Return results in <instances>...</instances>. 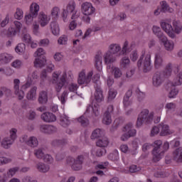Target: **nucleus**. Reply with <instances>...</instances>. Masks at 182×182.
Returning <instances> with one entry per match:
<instances>
[{"label":"nucleus","mask_w":182,"mask_h":182,"mask_svg":"<svg viewBox=\"0 0 182 182\" xmlns=\"http://www.w3.org/2000/svg\"><path fill=\"white\" fill-rule=\"evenodd\" d=\"M164 66V59L163 58V55L160 53H156L154 55V68L156 70L159 69H161Z\"/></svg>","instance_id":"nucleus-8"},{"label":"nucleus","mask_w":182,"mask_h":182,"mask_svg":"<svg viewBox=\"0 0 182 182\" xmlns=\"http://www.w3.org/2000/svg\"><path fill=\"white\" fill-rule=\"evenodd\" d=\"M164 77L163 73L160 72L156 73L152 77V83L155 87H159L163 82H164Z\"/></svg>","instance_id":"nucleus-11"},{"label":"nucleus","mask_w":182,"mask_h":182,"mask_svg":"<svg viewBox=\"0 0 182 182\" xmlns=\"http://www.w3.org/2000/svg\"><path fill=\"white\" fill-rule=\"evenodd\" d=\"M39 12V5L36 3H33L30 6V13L25 16V21L27 25H31L33 22V18L38 16Z\"/></svg>","instance_id":"nucleus-5"},{"label":"nucleus","mask_w":182,"mask_h":182,"mask_svg":"<svg viewBox=\"0 0 182 182\" xmlns=\"http://www.w3.org/2000/svg\"><path fill=\"white\" fill-rule=\"evenodd\" d=\"M65 11H68V12H70V14H71L72 12H75L76 11V3H75L74 1H70L67 5V8Z\"/></svg>","instance_id":"nucleus-38"},{"label":"nucleus","mask_w":182,"mask_h":182,"mask_svg":"<svg viewBox=\"0 0 182 182\" xmlns=\"http://www.w3.org/2000/svg\"><path fill=\"white\" fill-rule=\"evenodd\" d=\"M59 8L58 7H54L53 8L52 11H51V15L53 16V18H58V16H59Z\"/></svg>","instance_id":"nucleus-53"},{"label":"nucleus","mask_w":182,"mask_h":182,"mask_svg":"<svg viewBox=\"0 0 182 182\" xmlns=\"http://www.w3.org/2000/svg\"><path fill=\"white\" fill-rule=\"evenodd\" d=\"M25 44L24 43H20L16 47V52H19L22 53L23 50H25Z\"/></svg>","instance_id":"nucleus-56"},{"label":"nucleus","mask_w":182,"mask_h":182,"mask_svg":"<svg viewBox=\"0 0 182 182\" xmlns=\"http://www.w3.org/2000/svg\"><path fill=\"white\" fill-rule=\"evenodd\" d=\"M123 132H127L129 137H134L136 136V129H133V124L129 123L124 128Z\"/></svg>","instance_id":"nucleus-18"},{"label":"nucleus","mask_w":182,"mask_h":182,"mask_svg":"<svg viewBox=\"0 0 182 182\" xmlns=\"http://www.w3.org/2000/svg\"><path fill=\"white\" fill-rule=\"evenodd\" d=\"M50 26L52 31V33H53V35H59V26L58 25V23L56 21L51 22Z\"/></svg>","instance_id":"nucleus-30"},{"label":"nucleus","mask_w":182,"mask_h":182,"mask_svg":"<svg viewBox=\"0 0 182 182\" xmlns=\"http://www.w3.org/2000/svg\"><path fill=\"white\" fill-rule=\"evenodd\" d=\"M19 83H21V80H19V79L14 80V93L16 95V96H18L19 100H22V99H23L25 97V92L23 90H26V89L32 86V80H28L26 84L22 85L21 90H19Z\"/></svg>","instance_id":"nucleus-3"},{"label":"nucleus","mask_w":182,"mask_h":182,"mask_svg":"<svg viewBox=\"0 0 182 182\" xmlns=\"http://www.w3.org/2000/svg\"><path fill=\"white\" fill-rule=\"evenodd\" d=\"M41 119L43 122H46L47 123H50L52 122L56 121V116L53 114V113L50 112H45L41 115Z\"/></svg>","instance_id":"nucleus-16"},{"label":"nucleus","mask_w":182,"mask_h":182,"mask_svg":"<svg viewBox=\"0 0 182 182\" xmlns=\"http://www.w3.org/2000/svg\"><path fill=\"white\" fill-rule=\"evenodd\" d=\"M92 76H93V71H90L87 73V76L85 71H82L79 73L77 82L79 85H87L90 83L92 80Z\"/></svg>","instance_id":"nucleus-7"},{"label":"nucleus","mask_w":182,"mask_h":182,"mask_svg":"<svg viewBox=\"0 0 182 182\" xmlns=\"http://www.w3.org/2000/svg\"><path fill=\"white\" fill-rule=\"evenodd\" d=\"M85 160V156L83 155L78 156L75 159V163H73L72 166L73 170L75 171H79V170L82 169V165L83 164V161Z\"/></svg>","instance_id":"nucleus-14"},{"label":"nucleus","mask_w":182,"mask_h":182,"mask_svg":"<svg viewBox=\"0 0 182 182\" xmlns=\"http://www.w3.org/2000/svg\"><path fill=\"white\" fill-rule=\"evenodd\" d=\"M129 52H130V48H129V42L125 41L122 47L121 53L122 55H124V53H127Z\"/></svg>","instance_id":"nucleus-46"},{"label":"nucleus","mask_w":182,"mask_h":182,"mask_svg":"<svg viewBox=\"0 0 182 182\" xmlns=\"http://www.w3.org/2000/svg\"><path fill=\"white\" fill-rule=\"evenodd\" d=\"M130 65V59L127 57H124L120 60V66L123 69H126Z\"/></svg>","instance_id":"nucleus-35"},{"label":"nucleus","mask_w":182,"mask_h":182,"mask_svg":"<svg viewBox=\"0 0 182 182\" xmlns=\"http://www.w3.org/2000/svg\"><path fill=\"white\" fill-rule=\"evenodd\" d=\"M51 144L53 147H65L68 144V139H54Z\"/></svg>","instance_id":"nucleus-21"},{"label":"nucleus","mask_w":182,"mask_h":182,"mask_svg":"<svg viewBox=\"0 0 182 182\" xmlns=\"http://www.w3.org/2000/svg\"><path fill=\"white\" fill-rule=\"evenodd\" d=\"M112 72L114 73V76L116 79H118V77H122V70L119 68H114L112 70Z\"/></svg>","instance_id":"nucleus-43"},{"label":"nucleus","mask_w":182,"mask_h":182,"mask_svg":"<svg viewBox=\"0 0 182 182\" xmlns=\"http://www.w3.org/2000/svg\"><path fill=\"white\" fill-rule=\"evenodd\" d=\"M68 82V74L64 72L60 78L59 79V74L57 73H53L52 83L55 85V89L58 93L62 90V87Z\"/></svg>","instance_id":"nucleus-2"},{"label":"nucleus","mask_w":182,"mask_h":182,"mask_svg":"<svg viewBox=\"0 0 182 182\" xmlns=\"http://www.w3.org/2000/svg\"><path fill=\"white\" fill-rule=\"evenodd\" d=\"M38 90V87L34 86L27 93L26 99L28 100H35L36 99V91Z\"/></svg>","instance_id":"nucleus-22"},{"label":"nucleus","mask_w":182,"mask_h":182,"mask_svg":"<svg viewBox=\"0 0 182 182\" xmlns=\"http://www.w3.org/2000/svg\"><path fill=\"white\" fill-rule=\"evenodd\" d=\"M166 109L167 110H174L176 109V104L173 102H169L166 105Z\"/></svg>","instance_id":"nucleus-64"},{"label":"nucleus","mask_w":182,"mask_h":182,"mask_svg":"<svg viewBox=\"0 0 182 182\" xmlns=\"http://www.w3.org/2000/svg\"><path fill=\"white\" fill-rule=\"evenodd\" d=\"M182 84V73H179L173 80L171 83H168V86H181Z\"/></svg>","instance_id":"nucleus-24"},{"label":"nucleus","mask_w":182,"mask_h":182,"mask_svg":"<svg viewBox=\"0 0 182 182\" xmlns=\"http://www.w3.org/2000/svg\"><path fill=\"white\" fill-rule=\"evenodd\" d=\"M105 153H106L105 149L100 148L96 151V156L97 157H102V156H103V154H105Z\"/></svg>","instance_id":"nucleus-60"},{"label":"nucleus","mask_w":182,"mask_h":182,"mask_svg":"<svg viewBox=\"0 0 182 182\" xmlns=\"http://www.w3.org/2000/svg\"><path fill=\"white\" fill-rule=\"evenodd\" d=\"M29 140H31V137H28L27 135H23L21 138H20L21 143H25L26 144H28Z\"/></svg>","instance_id":"nucleus-63"},{"label":"nucleus","mask_w":182,"mask_h":182,"mask_svg":"<svg viewBox=\"0 0 182 182\" xmlns=\"http://www.w3.org/2000/svg\"><path fill=\"white\" fill-rule=\"evenodd\" d=\"M81 11L84 15H93L95 14V7L89 2L82 3L81 5Z\"/></svg>","instance_id":"nucleus-9"},{"label":"nucleus","mask_w":182,"mask_h":182,"mask_svg":"<svg viewBox=\"0 0 182 182\" xmlns=\"http://www.w3.org/2000/svg\"><path fill=\"white\" fill-rule=\"evenodd\" d=\"M40 130L42 133L52 134V133H56V132H58V128L52 125H41Z\"/></svg>","instance_id":"nucleus-15"},{"label":"nucleus","mask_w":182,"mask_h":182,"mask_svg":"<svg viewBox=\"0 0 182 182\" xmlns=\"http://www.w3.org/2000/svg\"><path fill=\"white\" fill-rule=\"evenodd\" d=\"M104 62L107 65V69H113V64L116 62L117 58L114 56V54H112V52L107 51L103 55Z\"/></svg>","instance_id":"nucleus-6"},{"label":"nucleus","mask_w":182,"mask_h":182,"mask_svg":"<svg viewBox=\"0 0 182 182\" xmlns=\"http://www.w3.org/2000/svg\"><path fill=\"white\" fill-rule=\"evenodd\" d=\"M38 23L41 26H46L49 23V18H48V16L45 14L43 12H40L38 15Z\"/></svg>","instance_id":"nucleus-17"},{"label":"nucleus","mask_w":182,"mask_h":182,"mask_svg":"<svg viewBox=\"0 0 182 182\" xmlns=\"http://www.w3.org/2000/svg\"><path fill=\"white\" fill-rule=\"evenodd\" d=\"M71 15V19L73 21H76V19H77L79 18V16H80V13L77 11V10H75V11H73Z\"/></svg>","instance_id":"nucleus-62"},{"label":"nucleus","mask_w":182,"mask_h":182,"mask_svg":"<svg viewBox=\"0 0 182 182\" xmlns=\"http://www.w3.org/2000/svg\"><path fill=\"white\" fill-rule=\"evenodd\" d=\"M96 144L98 147H107L109 144V139L106 137H104L101 139H99Z\"/></svg>","instance_id":"nucleus-32"},{"label":"nucleus","mask_w":182,"mask_h":182,"mask_svg":"<svg viewBox=\"0 0 182 182\" xmlns=\"http://www.w3.org/2000/svg\"><path fill=\"white\" fill-rule=\"evenodd\" d=\"M173 26L174 28L175 32L178 35V33H181L182 31V26L180 21H173Z\"/></svg>","instance_id":"nucleus-36"},{"label":"nucleus","mask_w":182,"mask_h":182,"mask_svg":"<svg viewBox=\"0 0 182 182\" xmlns=\"http://www.w3.org/2000/svg\"><path fill=\"white\" fill-rule=\"evenodd\" d=\"M14 17L16 19H21V18H23V11L21 10V9H16V11L14 14Z\"/></svg>","instance_id":"nucleus-47"},{"label":"nucleus","mask_w":182,"mask_h":182,"mask_svg":"<svg viewBox=\"0 0 182 182\" xmlns=\"http://www.w3.org/2000/svg\"><path fill=\"white\" fill-rule=\"evenodd\" d=\"M161 26L163 31H164V32L168 33L170 38H171L172 39H174V38H176V34L173 33V26H171V24L167 22H162L161 23Z\"/></svg>","instance_id":"nucleus-13"},{"label":"nucleus","mask_w":182,"mask_h":182,"mask_svg":"<svg viewBox=\"0 0 182 182\" xmlns=\"http://www.w3.org/2000/svg\"><path fill=\"white\" fill-rule=\"evenodd\" d=\"M46 65V58L45 57L36 58L34 60L35 68H43Z\"/></svg>","instance_id":"nucleus-25"},{"label":"nucleus","mask_w":182,"mask_h":182,"mask_svg":"<svg viewBox=\"0 0 182 182\" xmlns=\"http://www.w3.org/2000/svg\"><path fill=\"white\" fill-rule=\"evenodd\" d=\"M171 72H173V64H171V63H168L166 65L164 73H162V75H164L165 77H168L171 76Z\"/></svg>","instance_id":"nucleus-29"},{"label":"nucleus","mask_w":182,"mask_h":182,"mask_svg":"<svg viewBox=\"0 0 182 182\" xmlns=\"http://www.w3.org/2000/svg\"><path fill=\"white\" fill-rule=\"evenodd\" d=\"M77 122H79L82 126V127H86V126L89 125V119L86 118L85 116H81L77 119Z\"/></svg>","instance_id":"nucleus-39"},{"label":"nucleus","mask_w":182,"mask_h":182,"mask_svg":"<svg viewBox=\"0 0 182 182\" xmlns=\"http://www.w3.org/2000/svg\"><path fill=\"white\" fill-rule=\"evenodd\" d=\"M173 9L170 8L168 4H167L166 1H164L161 2V9H160V12H173Z\"/></svg>","instance_id":"nucleus-28"},{"label":"nucleus","mask_w":182,"mask_h":182,"mask_svg":"<svg viewBox=\"0 0 182 182\" xmlns=\"http://www.w3.org/2000/svg\"><path fill=\"white\" fill-rule=\"evenodd\" d=\"M170 149V144L168 141L164 142L163 144V141L161 140H156L154 143V149L152 150L153 154V162L157 163L161 160V157L164 156V153Z\"/></svg>","instance_id":"nucleus-1"},{"label":"nucleus","mask_w":182,"mask_h":182,"mask_svg":"<svg viewBox=\"0 0 182 182\" xmlns=\"http://www.w3.org/2000/svg\"><path fill=\"white\" fill-rule=\"evenodd\" d=\"M11 66L16 68V69H19L22 66V62L19 60H16L11 63Z\"/></svg>","instance_id":"nucleus-55"},{"label":"nucleus","mask_w":182,"mask_h":182,"mask_svg":"<svg viewBox=\"0 0 182 182\" xmlns=\"http://www.w3.org/2000/svg\"><path fill=\"white\" fill-rule=\"evenodd\" d=\"M130 59L132 60V62H136L137 59H139V55L137 54L136 50H134L130 54Z\"/></svg>","instance_id":"nucleus-51"},{"label":"nucleus","mask_w":182,"mask_h":182,"mask_svg":"<svg viewBox=\"0 0 182 182\" xmlns=\"http://www.w3.org/2000/svg\"><path fill=\"white\" fill-rule=\"evenodd\" d=\"M116 95H117V92L114 91V90L110 89L109 91L108 100H113V99L116 97Z\"/></svg>","instance_id":"nucleus-52"},{"label":"nucleus","mask_w":182,"mask_h":182,"mask_svg":"<svg viewBox=\"0 0 182 182\" xmlns=\"http://www.w3.org/2000/svg\"><path fill=\"white\" fill-rule=\"evenodd\" d=\"M162 42L164 43L166 50L171 51L173 50V49H174V43L168 41L167 38L166 41Z\"/></svg>","instance_id":"nucleus-34"},{"label":"nucleus","mask_w":182,"mask_h":182,"mask_svg":"<svg viewBox=\"0 0 182 182\" xmlns=\"http://www.w3.org/2000/svg\"><path fill=\"white\" fill-rule=\"evenodd\" d=\"M162 130L160 133L161 136H168V134H171V132H170V129H168V125H161Z\"/></svg>","instance_id":"nucleus-40"},{"label":"nucleus","mask_w":182,"mask_h":182,"mask_svg":"<svg viewBox=\"0 0 182 182\" xmlns=\"http://www.w3.org/2000/svg\"><path fill=\"white\" fill-rule=\"evenodd\" d=\"M34 154L37 157V159H43L45 156L43 151L41 149H36L34 151Z\"/></svg>","instance_id":"nucleus-44"},{"label":"nucleus","mask_w":182,"mask_h":182,"mask_svg":"<svg viewBox=\"0 0 182 182\" xmlns=\"http://www.w3.org/2000/svg\"><path fill=\"white\" fill-rule=\"evenodd\" d=\"M99 137H102V130L100 129H96L92 132L91 139L93 140L95 139H99Z\"/></svg>","instance_id":"nucleus-42"},{"label":"nucleus","mask_w":182,"mask_h":182,"mask_svg":"<svg viewBox=\"0 0 182 182\" xmlns=\"http://www.w3.org/2000/svg\"><path fill=\"white\" fill-rule=\"evenodd\" d=\"M136 95L137 96L139 102H143V100H144V97H146V95L144 94V92L140 90V89L139 88L136 90Z\"/></svg>","instance_id":"nucleus-41"},{"label":"nucleus","mask_w":182,"mask_h":182,"mask_svg":"<svg viewBox=\"0 0 182 182\" xmlns=\"http://www.w3.org/2000/svg\"><path fill=\"white\" fill-rule=\"evenodd\" d=\"M120 50H122V47H120V45L112 43L109 46L108 52H111L112 55H117V53H119Z\"/></svg>","instance_id":"nucleus-23"},{"label":"nucleus","mask_w":182,"mask_h":182,"mask_svg":"<svg viewBox=\"0 0 182 182\" xmlns=\"http://www.w3.org/2000/svg\"><path fill=\"white\" fill-rule=\"evenodd\" d=\"M39 142L38 141V139L35 136H30V140L28 141V144L27 146L30 147H37Z\"/></svg>","instance_id":"nucleus-37"},{"label":"nucleus","mask_w":182,"mask_h":182,"mask_svg":"<svg viewBox=\"0 0 182 182\" xmlns=\"http://www.w3.org/2000/svg\"><path fill=\"white\" fill-rule=\"evenodd\" d=\"M37 170L40 171L41 173H47V171H49V166L46 165L43 163H38L36 165Z\"/></svg>","instance_id":"nucleus-31"},{"label":"nucleus","mask_w":182,"mask_h":182,"mask_svg":"<svg viewBox=\"0 0 182 182\" xmlns=\"http://www.w3.org/2000/svg\"><path fill=\"white\" fill-rule=\"evenodd\" d=\"M16 132H18V130H16V129L13 128L11 129V130L10 131V137L11 139V141H15V139H16Z\"/></svg>","instance_id":"nucleus-50"},{"label":"nucleus","mask_w":182,"mask_h":182,"mask_svg":"<svg viewBox=\"0 0 182 182\" xmlns=\"http://www.w3.org/2000/svg\"><path fill=\"white\" fill-rule=\"evenodd\" d=\"M59 45H66L68 42V37L66 36H63L62 37H60L58 41Z\"/></svg>","instance_id":"nucleus-54"},{"label":"nucleus","mask_w":182,"mask_h":182,"mask_svg":"<svg viewBox=\"0 0 182 182\" xmlns=\"http://www.w3.org/2000/svg\"><path fill=\"white\" fill-rule=\"evenodd\" d=\"M141 69H142L144 73H147V72L151 70V55L150 54L146 55Z\"/></svg>","instance_id":"nucleus-10"},{"label":"nucleus","mask_w":182,"mask_h":182,"mask_svg":"<svg viewBox=\"0 0 182 182\" xmlns=\"http://www.w3.org/2000/svg\"><path fill=\"white\" fill-rule=\"evenodd\" d=\"M13 143L14 141L11 140L9 138H4L1 141V146H3L4 149H9Z\"/></svg>","instance_id":"nucleus-33"},{"label":"nucleus","mask_w":182,"mask_h":182,"mask_svg":"<svg viewBox=\"0 0 182 182\" xmlns=\"http://www.w3.org/2000/svg\"><path fill=\"white\" fill-rule=\"evenodd\" d=\"M18 168H11L9 170V171L7 172V176L8 177L11 178V177H14V176H15V174L16 173V171H18Z\"/></svg>","instance_id":"nucleus-49"},{"label":"nucleus","mask_w":182,"mask_h":182,"mask_svg":"<svg viewBox=\"0 0 182 182\" xmlns=\"http://www.w3.org/2000/svg\"><path fill=\"white\" fill-rule=\"evenodd\" d=\"M154 116V112H149V109H144L139 114L137 121H136V127H140L143 126V124H149V123H151L153 122V117Z\"/></svg>","instance_id":"nucleus-4"},{"label":"nucleus","mask_w":182,"mask_h":182,"mask_svg":"<svg viewBox=\"0 0 182 182\" xmlns=\"http://www.w3.org/2000/svg\"><path fill=\"white\" fill-rule=\"evenodd\" d=\"M102 52H98L95 55V68L98 72H102Z\"/></svg>","instance_id":"nucleus-19"},{"label":"nucleus","mask_w":182,"mask_h":182,"mask_svg":"<svg viewBox=\"0 0 182 182\" xmlns=\"http://www.w3.org/2000/svg\"><path fill=\"white\" fill-rule=\"evenodd\" d=\"M12 60V56L9 54L1 53L0 54V62L6 65V63H9Z\"/></svg>","instance_id":"nucleus-26"},{"label":"nucleus","mask_w":182,"mask_h":182,"mask_svg":"<svg viewBox=\"0 0 182 182\" xmlns=\"http://www.w3.org/2000/svg\"><path fill=\"white\" fill-rule=\"evenodd\" d=\"M95 100L98 103H100V102H103L105 97H103V92L100 88L96 89L95 93Z\"/></svg>","instance_id":"nucleus-27"},{"label":"nucleus","mask_w":182,"mask_h":182,"mask_svg":"<svg viewBox=\"0 0 182 182\" xmlns=\"http://www.w3.org/2000/svg\"><path fill=\"white\" fill-rule=\"evenodd\" d=\"M155 35H156V36H157L158 38H159V40L161 42H166V41H167V37H166V36H164V33H163V31H159V33H157Z\"/></svg>","instance_id":"nucleus-48"},{"label":"nucleus","mask_w":182,"mask_h":182,"mask_svg":"<svg viewBox=\"0 0 182 182\" xmlns=\"http://www.w3.org/2000/svg\"><path fill=\"white\" fill-rule=\"evenodd\" d=\"M110 113H113V105H109L107 110L104 114L102 123L107 126L112 124V116L110 115Z\"/></svg>","instance_id":"nucleus-12"},{"label":"nucleus","mask_w":182,"mask_h":182,"mask_svg":"<svg viewBox=\"0 0 182 182\" xmlns=\"http://www.w3.org/2000/svg\"><path fill=\"white\" fill-rule=\"evenodd\" d=\"M38 102L40 103V105H46V103H48V92H40L38 94Z\"/></svg>","instance_id":"nucleus-20"},{"label":"nucleus","mask_w":182,"mask_h":182,"mask_svg":"<svg viewBox=\"0 0 182 182\" xmlns=\"http://www.w3.org/2000/svg\"><path fill=\"white\" fill-rule=\"evenodd\" d=\"M109 159L112 161H117V160H119V153L117 151H114V153L109 154Z\"/></svg>","instance_id":"nucleus-45"},{"label":"nucleus","mask_w":182,"mask_h":182,"mask_svg":"<svg viewBox=\"0 0 182 182\" xmlns=\"http://www.w3.org/2000/svg\"><path fill=\"white\" fill-rule=\"evenodd\" d=\"M43 159L46 163H52V161H53V158L49 154L44 155Z\"/></svg>","instance_id":"nucleus-61"},{"label":"nucleus","mask_w":182,"mask_h":182,"mask_svg":"<svg viewBox=\"0 0 182 182\" xmlns=\"http://www.w3.org/2000/svg\"><path fill=\"white\" fill-rule=\"evenodd\" d=\"M144 58V55H142L139 59L137 61V68L139 70L141 69V67L143 66L144 65V60H143Z\"/></svg>","instance_id":"nucleus-59"},{"label":"nucleus","mask_w":182,"mask_h":182,"mask_svg":"<svg viewBox=\"0 0 182 182\" xmlns=\"http://www.w3.org/2000/svg\"><path fill=\"white\" fill-rule=\"evenodd\" d=\"M182 153V148H178L173 151V157L176 160Z\"/></svg>","instance_id":"nucleus-57"},{"label":"nucleus","mask_w":182,"mask_h":182,"mask_svg":"<svg viewBox=\"0 0 182 182\" xmlns=\"http://www.w3.org/2000/svg\"><path fill=\"white\" fill-rule=\"evenodd\" d=\"M60 124L63 126V127H66L67 126H69V124H70V122H69V119H68V118H61Z\"/></svg>","instance_id":"nucleus-58"}]
</instances>
